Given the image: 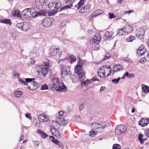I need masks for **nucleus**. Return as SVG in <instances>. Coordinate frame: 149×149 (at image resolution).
I'll return each instance as SVG.
<instances>
[{
	"label": "nucleus",
	"mask_w": 149,
	"mask_h": 149,
	"mask_svg": "<svg viewBox=\"0 0 149 149\" xmlns=\"http://www.w3.org/2000/svg\"><path fill=\"white\" fill-rule=\"evenodd\" d=\"M33 8H26L22 12V14L25 18L29 19L31 17H35L38 16L45 15L46 13L43 10H41V12H35L33 13L32 10Z\"/></svg>",
	"instance_id": "1"
},
{
	"label": "nucleus",
	"mask_w": 149,
	"mask_h": 149,
	"mask_svg": "<svg viewBox=\"0 0 149 149\" xmlns=\"http://www.w3.org/2000/svg\"><path fill=\"white\" fill-rule=\"evenodd\" d=\"M49 63L46 62L44 65L37 66L36 67V71L38 73V77L41 79L44 78L50 71L49 69Z\"/></svg>",
	"instance_id": "2"
},
{
	"label": "nucleus",
	"mask_w": 149,
	"mask_h": 149,
	"mask_svg": "<svg viewBox=\"0 0 149 149\" xmlns=\"http://www.w3.org/2000/svg\"><path fill=\"white\" fill-rule=\"evenodd\" d=\"M65 59H62L58 61V63L61 65V75L62 77L66 79L69 78L71 76V72L68 66H65Z\"/></svg>",
	"instance_id": "3"
},
{
	"label": "nucleus",
	"mask_w": 149,
	"mask_h": 149,
	"mask_svg": "<svg viewBox=\"0 0 149 149\" xmlns=\"http://www.w3.org/2000/svg\"><path fill=\"white\" fill-rule=\"evenodd\" d=\"M50 83L52 86L55 88L57 91H63L66 89V88L64 84L60 82L59 79L58 78H53L51 80Z\"/></svg>",
	"instance_id": "4"
},
{
	"label": "nucleus",
	"mask_w": 149,
	"mask_h": 149,
	"mask_svg": "<svg viewBox=\"0 0 149 149\" xmlns=\"http://www.w3.org/2000/svg\"><path fill=\"white\" fill-rule=\"evenodd\" d=\"M132 31V28L130 26L125 25L123 29L118 30L117 33L119 35H126L131 33Z\"/></svg>",
	"instance_id": "5"
},
{
	"label": "nucleus",
	"mask_w": 149,
	"mask_h": 149,
	"mask_svg": "<svg viewBox=\"0 0 149 149\" xmlns=\"http://www.w3.org/2000/svg\"><path fill=\"white\" fill-rule=\"evenodd\" d=\"M59 49L57 48H51L50 49L49 56L55 60L58 59L62 54L61 52H59Z\"/></svg>",
	"instance_id": "6"
},
{
	"label": "nucleus",
	"mask_w": 149,
	"mask_h": 149,
	"mask_svg": "<svg viewBox=\"0 0 149 149\" xmlns=\"http://www.w3.org/2000/svg\"><path fill=\"white\" fill-rule=\"evenodd\" d=\"M61 6V3L58 1L52 2L48 5V7L51 10H56L58 9Z\"/></svg>",
	"instance_id": "7"
},
{
	"label": "nucleus",
	"mask_w": 149,
	"mask_h": 149,
	"mask_svg": "<svg viewBox=\"0 0 149 149\" xmlns=\"http://www.w3.org/2000/svg\"><path fill=\"white\" fill-rule=\"evenodd\" d=\"M48 3L47 1L45 0H37L35 2V6L37 8L42 9L47 7Z\"/></svg>",
	"instance_id": "8"
},
{
	"label": "nucleus",
	"mask_w": 149,
	"mask_h": 149,
	"mask_svg": "<svg viewBox=\"0 0 149 149\" xmlns=\"http://www.w3.org/2000/svg\"><path fill=\"white\" fill-rule=\"evenodd\" d=\"M110 68V66L109 65L103 66L99 69L98 72V76L101 78H106L108 77V76L105 75L106 74L105 71L106 69Z\"/></svg>",
	"instance_id": "9"
},
{
	"label": "nucleus",
	"mask_w": 149,
	"mask_h": 149,
	"mask_svg": "<svg viewBox=\"0 0 149 149\" xmlns=\"http://www.w3.org/2000/svg\"><path fill=\"white\" fill-rule=\"evenodd\" d=\"M106 126V125H103L101 124H98L96 123H92L91 125V127L93 130H97V131L98 132H101L102 130Z\"/></svg>",
	"instance_id": "10"
},
{
	"label": "nucleus",
	"mask_w": 149,
	"mask_h": 149,
	"mask_svg": "<svg viewBox=\"0 0 149 149\" xmlns=\"http://www.w3.org/2000/svg\"><path fill=\"white\" fill-rule=\"evenodd\" d=\"M127 130V127L123 125H119L116 128L115 132L116 134L121 135Z\"/></svg>",
	"instance_id": "11"
},
{
	"label": "nucleus",
	"mask_w": 149,
	"mask_h": 149,
	"mask_svg": "<svg viewBox=\"0 0 149 149\" xmlns=\"http://www.w3.org/2000/svg\"><path fill=\"white\" fill-rule=\"evenodd\" d=\"M53 19L49 18H47L43 19L42 23V25L45 27H48L52 24Z\"/></svg>",
	"instance_id": "12"
},
{
	"label": "nucleus",
	"mask_w": 149,
	"mask_h": 149,
	"mask_svg": "<svg viewBox=\"0 0 149 149\" xmlns=\"http://www.w3.org/2000/svg\"><path fill=\"white\" fill-rule=\"evenodd\" d=\"M144 33V30L142 28H139L136 31V36L140 39L143 38Z\"/></svg>",
	"instance_id": "13"
},
{
	"label": "nucleus",
	"mask_w": 149,
	"mask_h": 149,
	"mask_svg": "<svg viewBox=\"0 0 149 149\" xmlns=\"http://www.w3.org/2000/svg\"><path fill=\"white\" fill-rule=\"evenodd\" d=\"M39 52V48L38 47H34L33 49L31 51L30 53V55L33 57L39 56L38 53Z\"/></svg>",
	"instance_id": "14"
},
{
	"label": "nucleus",
	"mask_w": 149,
	"mask_h": 149,
	"mask_svg": "<svg viewBox=\"0 0 149 149\" xmlns=\"http://www.w3.org/2000/svg\"><path fill=\"white\" fill-rule=\"evenodd\" d=\"M56 121L60 126H64L66 125L68 123V121L65 120L64 118H61L60 117H57L56 118Z\"/></svg>",
	"instance_id": "15"
},
{
	"label": "nucleus",
	"mask_w": 149,
	"mask_h": 149,
	"mask_svg": "<svg viewBox=\"0 0 149 149\" xmlns=\"http://www.w3.org/2000/svg\"><path fill=\"white\" fill-rule=\"evenodd\" d=\"M101 36L99 34L95 35V38L91 40L90 42H92L91 43L93 44L96 43L98 44L99 43L101 40Z\"/></svg>",
	"instance_id": "16"
},
{
	"label": "nucleus",
	"mask_w": 149,
	"mask_h": 149,
	"mask_svg": "<svg viewBox=\"0 0 149 149\" xmlns=\"http://www.w3.org/2000/svg\"><path fill=\"white\" fill-rule=\"evenodd\" d=\"M149 123L148 118H144L141 119L139 121V125L142 127L146 126Z\"/></svg>",
	"instance_id": "17"
},
{
	"label": "nucleus",
	"mask_w": 149,
	"mask_h": 149,
	"mask_svg": "<svg viewBox=\"0 0 149 149\" xmlns=\"http://www.w3.org/2000/svg\"><path fill=\"white\" fill-rule=\"evenodd\" d=\"M35 80V78H27L25 79V81H23L21 78H19V81L21 84H24L25 85H27L28 83H30L32 81Z\"/></svg>",
	"instance_id": "18"
},
{
	"label": "nucleus",
	"mask_w": 149,
	"mask_h": 149,
	"mask_svg": "<svg viewBox=\"0 0 149 149\" xmlns=\"http://www.w3.org/2000/svg\"><path fill=\"white\" fill-rule=\"evenodd\" d=\"M113 69L112 74L113 75L115 73L122 70L123 67L120 64H118L114 65Z\"/></svg>",
	"instance_id": "19"
},
{
	"label": "nucleus",
	"mask_w": 149,
	"mask_h": 149,
	"mask_svg": "<svg viewBox=\"0 0 149 149\" xmlns=\"http://www.w3.org/2000/svg\"><path fill=\"white\" fill-rule=\"evenodd\" d=\"M60 125L59 123L56 121H56L53 122L52 125L50 126V130H57L60 127Z\"/></svg>",
	"instance_id": "20"
},
{
	"label": "nucleus",
	"mask_w": 149,
	"mask_h": 149,
	"mask_svg": "<svg viewBox=\"0 0 149 149\" xmlns=\"http://www.w3.org/2000/svg\"><path fill=\"white\" fill-rule=\"evenodd\" d=\"M146 52V49L143 47V46L141 45L137 50V54L140 56L144 54Z\"/></svg>",
	"instance_id": "21"
},
{
	"label": "nucleus",
	"mask_w": 149,
	"mask_h": 149,
	"mask_svg": "<svg viewBox=\"0 0 149 149\" xmlns=\"http://www.w3.org/2000/svg\"><path fill=\"white\" fill-rule=\"evenodd\" d=\"M90 6L89 5H86L80 9L79 12L82 13H87L90 11Z\"/></svg>",
	"instance_id": "22"
},
{
	"label": "nucleus",
	"mask_w": 149,
	"mask_h": 149,
	"mask_svg": "<svg viewBox=\"0 0 149 149\" xmlns=\"http://www.w3.org/2000/svg\"><path fill=\"white\" fill-rule=\"evenodd\" d=\"M30 82L31 83V85L30 86H28V88L29 89H30L32 90H34L36 89L37 88L38 86V84L36 81H33Z\"/></svg>",
	"instance_id": "23"
},
{
	"label": "nucleus",
	"mask_w": 149,
	"mask_h": 149,
	"mask_svg": "<svg viewBox=\"0 0 149 149\" xmlns=\"http://www.w3.org/2000/svg\"><path fill=\"white\" fill-rule=\"evenodd\" d=\"M23 24L22 30L23 31H27L30 28L31 25L29 22H24L23 23Z\"/></svg>",
	"instance_id": "24"
},
{
	"label": "nucleus",
	"mask_w": 149,
	"mask_h": 149,
	"mask_svg": "<svg viewBox=\"0 0 149 149\" xmlns=\"http://www.w3.org/2000/svg\"><path fill=\"white\" fill-rule=\"evenodd\" d=\"M104 36L106 38H108L110 40L113 39L114 37V36L113 31H107L105 33Z\"/></svg>",
	"instance_id": "25"
},
{
	"label": "nucleus",
	"mask_w": 149,
	"mask_h": 149,
	"mask_svg": "<svg viewBox=\"0 0 149 149\" xmlns=\"http://www.w3.org/2000/svg\"><path fill=\"white\" fill-rule=\"evenodd\" d=\"M83 71L82 65L79 64L75 66L74 68V72L75 73L77 74L80 72H82Z\"/></svg>",
	"instance_id": "26"
},
{
	"label": "nucleus",
	"mask_w": 149,
	"mask_h": 149,
	"mask_svg": "<svg viewBox=\"0 0 149 149\" xmlns=\"http://www.w3.org/2000/svg\"><path fill=\"white\" fill-rule=\"evenodd\" d=\"M51 131L53 135L55 136L57 138H60L61 137V135L60 134L59 132L57 130H51Z\"/></svg>",
	"instance_id": "27"
},
{
	"label": "nucleus",
	"mask_w": 149,
	"mask_h": 149,
	"mask_svg": "<svg viewBox=\"0 0 149 149\" xmlns=\"http://www.w3.org/2000/svg\"><path fill=\"white\" fill-rule=\"evenodd\" d=\"M64 59L65 60L63 61H64L65 60L66 61L67 59V61H69L71 63H72L74 62L75 61L76 58V57L74 55H72L71 56H70L67 58H64Z\"/></svg>",
	"instance_id": "28"
},
{
	"label": "nucleus",
	"mask_w": 149,
	"mask_h": 149,
	"mask_svg": "<svg viewBox=\"0 0 149 149\" xmlns=\"http://www.w3.org/2000/svg\"><path fill=\"white\" fill-rule=\"evenodd\" d=\"M78 77L80 81H82L85 78V73L84 71L77 73Z\"/></svg>",
	"instance_id": "29"
},
{
	"label": "nucleus",
	"mask_w": 149,
	"mask_h": 149,
	"mask_svg": "<svg viewBox=\"0 0 149 149\" xmlns=\"http://www.w3.org/2000/svg\"><path fill=\"white\" fill-rule=\"evenodd\" d=\"M13 15L14 16L21 18V16L20 14V12L18 9L14 10L13 13Z\"/></svg>",
	"instance_id": "30"
},
{
	"label": "nucleus",
	"mask_w": 149,
	"mask_h": 149,
	"mask_svg": "<svg viewBox=\"0 0 149 149\" xmlns=\"http://www.w3.org/2000/svg\"><path fill=\"white\" fill-rule=\"evenodd\" d=\"M0 22L10 25L11 22L10 19H2L0 20Z\"/></svg>",
	"instance_id": "31"
},
{
	"label": "nucleus",
	"mask_w": 149,
	"mask_h": 149,
	"mask_svg": "<svg viewBox=\"0 0 149 149\" xmlns=\"http://www.w3.org/2000/svg\"><path fill=\"white\" fill-rule=\"evenodd\" d=\"M142 90L145 93L149 92V87L144 84L141 85Z\"/></svg>",
	"instance_id": "32"
},
{
	"label": "nucleus",
	"mask_w": 149,
	"mask_h": 149,
	"mask_svg": "<svg viewBox=\"0 0 149 149\" xmlns=\"http://www.w3.org/2000/svg\"><path fill=\"white\" fill-rule=\"evenodd\" d=\"M103 11L102 10H96L93 13V15H94L95 17H97L98 15L103 13Z\"/></svg>",
	"instance_id": "33"
},
{
	"label": "nucleus",
	"mask_w": 149,
	"mask_h": 149,
	"mask_svg": "<svg viewBox=\"0 0 149 149\" xmlns=\"http://www.w3.org/2000/svg\"><path fill=\"white\" fill-rule=\"evenodd\" d=\"M37 132L38 134H40V135L43 138H45L48 136L47 134L44 133L43 131L40 130H37Z\"/></svg>",
	"instance_id": "34"
},
{
	"label": "nucleus",
	"mask_w": 149,
	"mask_h": 149,
	"mask_svg": "<svg viewBox=\"0 0 149 149\" xmlns=\"http://www.w3.org/2000/svg\"><path fill=\"white\" fill-rule=\"evenodd\" d=\"M84 1V0H80V1L78 3L77 5H75L74 6L76 8H77L78 9H79L83 5Z\"/></svg>",
	"instance_id": "35"
},
{
	"label": "nucleus",
	"mask_w": 149,
	"mask_h": 149,
	"mask_svg": "<svg viewBox=\"0 0 149 149\" xmlns=\"http://www.w3.org/2000/svg\"><path fill=\"white\" fill-rule=\"evenodd\" d=\"M49 138L53 143L57 145H59L60 142L59 141L55 139L53 136H50Z\"/></svg>",
	"instance_id": "36"
},
{
	"label": "nucleus",
	"mask_w": 149,
	"mask_h": 149,
	"mask_svg": "<svg viewBox=\"0 0 149 149\" xmlns=\"http://www.w3.org/2000/svg\"><path fill=\"white\" fill-rule=\"evenodd\" d=\"M73 5L72 4H70V5L65 6L61 8L60 10V11H62L63 10H65V9L67 8H70L71 7L73 6Z\"/></svg>",
	"instance_id": "37"
},
{
	"label": "nucleus",
	"mask_w": 149,
	"mask_h": 149,
	"mask_svg": "<svg viewBox=\"0 0 149 149\" xmlns=\"http://www.w3.org/2000/svg\"><path fill=\"white\" fill-rule=\"evenodd\" d=\"M135 39L134 36H130L126 39V40L127 42H132Z\"/></svg>",
	"instance_id": "38"
},
{
	"label": "nucleus",
	"mask_w": 149,
	"mask_h": 149,
	"mask_svg": "<svg viewBox=\"0 0 149 149\" xmlns=\"http://www.w3.org/2000/svg\"><path fill=\"white\" fill-rule=\"evenodd\" d=\"M59 116L58 117L64 118L66 116V113L63 111H60L58 112Z\"/></svg>",
	"instance_id": "39"
},
{
	"label": "nucleus",
	"mask_w": 149,
	"mask_h": 149,
	"mask_svg": "<svg viewBox=\"0 0 149 149\" xmlns=\"http://www.w3.org/2000/svg\"><path fill=\"white\" fill-rule=\"evenodd\" d=\"M22 93L21 91H17L15 92L14 95L17 97H20L22 95Z\"/></svg>",
	"instance_id": "40"
},
{
	"label": "nucleus",
	"mask_w": 149,
	"mask_h": 149,
	"mask_svg": "<svg viewBox=\"0 0 149 149\" xmlns=\"http://www.w3.org/2000/svg\"><path fill=\"white\" fill-rule=\"evenodd\" d=\"M81 84H83L84 85L86 86L87 84H91V80H85L84 81H81Z\"/></svg>",
	"instance_id": "41"
},
{
	"label": "nucleus",
	"mask_w": 149,
	"mask_h": 149,
	"mask_svg": "<svg viewBox=\"0 0 149 149\" xmlns=\"http://www.w3.org/2000/svg\"><path fill=\"white\" fill-rule=\"evenodd\" d=\"M143 135V134H141L139 135V136L138 137L140 141V142L141 144L143 143V142L145 141V139L142 138Z\"/></svg>",
	"instance_id": "42"
},
{
	"label": "nucleus",
	"mask_w": 149,
	"mask_h": 149,
	"mask_svg": "<svg viewBox=\"0 0 149 149\" xmlns=\"http://www.w3.org/2000/svg\"><path fill=\"white\" fill-rule=\"evenodd\" d=\"M44 116H45V115H40L38 116V118L40 122H43Z\"/></svg>",
	"instance_id": "43"
},
{
	"label": "nucleus",
	"mask_w": 149,
	"mask_h": 149,
	"mask_svg": "<svg viewBox=\"0 0 149 149\" xmlns=\"http://www.w3.org/2000/svg\"><path fill=\"white\" fill-rule=\"evenodd\" d=\"M121 78L119 77L117 79H112L111 81L113 83L116 84L118 82V81Z\"/></svg>",
	"instance_id": "44"
},
{
	"label": "nucleus",
	"mask_w": 149,
	"mask_h": 149,
	"mask_svg": "<svg viewBox=\"0 0 149 149\" xmlns=\"http://www.w3.org/2000/svg\"><path fill=\"white\" fill-rule=\"evenodd\" d=\"M105 72H106V73L109 72V73H107V75H106V76H107L108 77L109 75H110L111 73V67H110V68H108V69H106V70H105Z\"/></svg>",
	"instance_id": "45"
},
{
	"label": "nucleus",
	"mask_w": 149,
	"mask_h": 149,
	"mask_svg": "<svg viewBox=\"0 0 149 149\" xmlns=\"http://www.w3.org/2000/svg\"><path fill=\"white\" fill-rule=\"evenodd\" d=\"M89 134L92 137H94L96 135V132L93 130L90 131Z\"/></svg>",
	"instance_id": "46"
},
{
	"label": "nucleus",
	"mask_w": 149,
	"mask_h": 149,
	"mask_svg": "<svg viewBox=\"0 0 149 149\" xmlns=\"http://www.w3.org/2000/svg\"><path fill=\"white\" fill-rule=\"evenodd\" d=\"M113 149H120V146L119 144H115L113 147Z\"/></svg>",
	"instance_id": "47"
},
{
	"label": "nucleus",
	"mask_w": 149,
	"mask_h": 149,
	"mask_svg": "<svg viewBox=\"0 0 149 149\" xmlns=\"http://www.w3.org/2000/svg\"><path fill=\"white\" fill-rule=\"evenodd\" d=\"M48 88V86L47 84H45L41 86V90H43L47 89Z\"/></svg>",
	"instance_id": "48"
},
{
	"label": "nucleus",
	"mask_w": 149,
	"mask_h": 149,
	"mask_svg": "<svg viewBox=\"0 0 149 149\" xmlns=\"http://www.w3.org/2000/svg\"><path fill=\"white\" fill-rule=\"evenodd\" d=\"M79 110L81 111L84 108L85 105L83 103H80L79 104Z\"/></svg>",
	"instance_id": "49"
},
{
	"label": "nucleus",
	"mask_w": 149,
	"mask_h": 149,
	"mask_svg": "<svg viewBox=\"0 0 149 149\" xmlns=\"http://www.w3.org/2000/svg\"><path fill=\"white\" fill-rule=\"evenodd\" d=\"M99 46L98 44H96L93 45V50H97L99 49Z\"/></svg>",
	"instance_id": "50"
},
{
	"label": "nucleus",
	"mask_w": 149,
	"mask_h": 149,
	"mask_svg": "<svg viewBox=\"0 0 149 149\" xmlns=\"http://www.w3.org/2000/svg\"><path fill=\"white\" fill-rule=\"evenodd\" d=\"M23 25V23H21L17 24L16 25V27L18 29H21V30H22Z\"/></svg>",
	"instance_id": "51"
},
{
	"label": "nucleus",
	"mask_w": 149,
	"mask_h": 149,
	"mask_svg": "<svg viewBox=\"0 0 149 149\" xmlns=\"http://www.w3.org/2000/svg\"><path fill=\"white\" fill-rule=\"evenodd\" d=\"M139 62L141 63H143L145 62L146 61V58L145 57L141 58L139 59Z\"/></svg>",
	"instance_id": "52"
},
{
	"label": "nucleus",
	"mask_w": 149,
	"mask_h": 149,
	"mask_svg": "<svg viewBox=\"0 0 149 149\" xmlns=\"http://www.w3.org/2000/svg\"><path fill=\"white\" fill-rule=\"evenodd\" d=\"M44 119L43 120V122H47L49 120V117L48 116H47L45 115V116H44Z\"/></svg>",
	"instance_id": "53"
},
{
	"label": "nucleus",
	"mask_w": 149,
	"mask_h": 149,
	"mask_svg": "<svg viewBox=\"0 0 149 149\" xmlns=\"http://www.w3.org/2000/svg\"><path fill=\"white\" fill-rule=\"evenodd\" d=\"M91 80L93 82H94L96 81H99V79H97L96 76H94L92 79H91Z\"/></svg>",
	"instance_id": "54"
},
{
	"label": "nucleus",
	"mask_w": 149,
	"mask_h": 149,
	"mask_svg": "<svg viewBox=\"0 0 149 149\" xmlns=\"http://www.w3.org/2000/svg\"><path fill=\"white\" fill-rule=\"evenodd\" d=\"M125 73L126 76H127V77L129 78L133 77L132 76V74H129V72H128Z\"/></svg>",
	"instance_id": "55"
},
{
	"label": "nucleus",
	"mask_w": 149,
	"mask_h": 149,
	"mask_svg": "<svg viewBox=\"0 0 149 149\" xmlns=\"http://www.w3.org/2000/svg\"><path fill=\"white\" fill-rule=\"evenodd\" d=\"M25 116L26 118H28L29 119L31 120V115L29 113H26Z\"/></svg>",
	"instance_id": "56"
},
{
	"label": "nucleus",
	"mask_w": 149,
	"mask_h": 149,
	"mask_svg": "<svg viewBox=\"0 0 149 149\" xmlns=\"http://www.w3.org/2000/svg\"><path fill=\"white\" fill-rule=\"evenodd\" d=\"M109 56H107L106 55H105V56H104V57L102 58V60L103 61H104L107 59H109Z\"/></svg>",
	"instance_id": "57"
},
{
	"label": "nucleus",
	"mask_w": 149,
	"mask_h": 149,
	"mask_svg": "<svg viewBox=\"0 0 149 149\" xmlns=\"http://www.w3.org/2000/svg\"><path fill=\"white\" fill-rule=\"evenodd\" d=\"M30 62L31 64H33L35 63V61L34 59L31 58L30 60Z\"/></svg>",
	"instance_id": "58"
},
{
	"label": "nucleus",
	"mask_w": 149,
	"mask_h": 149,
	"mask_svg": "<svg viewBox=\"0 0 149 149\" xmlns=\"http://www.w3.org/2000/svg\"><path fill=\"white\" fill-rule=\"evenodd\" d=\"M20 74L19 73H17L16 72H14V76L15 77H19V76Z\"/></svg>",
	"instance_id": "59"
},
{
	"label": "nucleus",
	"mask_w": 149,
	"mask_h": 149,
	"mask_svg": "<svg viewBox=\"0 0 149 149\" xmlns=\"http://www.w3.org/2000/svg\"><path fill=\"white\" fill-rule=\"evenodd\" d=\"M95 17L94 15H93V13L89 17V19L90 20H92L93 17Z\"/></svg>",
	"instance_id": "60"
},
{
	"label": "nucleus",
	"mask_w": 149,
	"mask_h": 149,
	"mask_svg": "<svg viewBox=\"0 0 149 149\" xmlns=\"http://www.w3.org/2000/svg\"><path fill=\"white\" fill-rule=\"evenodd\" d=\"M109 15L110 18H113L115 17L113 14H111V13H109Z\"/></svg>",
	"instance_id": "61"
},
{
	"label": "nucleus",
	"mask_w": 149,
	"mask_h": 149,
	"mask_svg": "<svg viewBox=\"0 0 149 149\" xmlns=\"http://www.w3.org/2000/svg\"><path fill=\"white\" fill-rule=\"evenodd\" d=\"M123 1V0H117V3L118 4H121Z\"/></svg>",
	"instance_id": "62"
},
{
	"label": "nucleus",
	"mask_w": 149,
	"mask_h": 149,
	"mask_svg": "<svg viewBox=\"0 0 149 149\" xmlns=\"http://www.w3.org/2000/svg\"><path fill=\"white\" fill-rule=\"evenodd\" d=\"M146 134L147 137H149V129L146 131Z\"/></svg>",
	"instance_id": "63"
},
{
	"label": "nucleus",
	"mask_w": 149,
	"mask_h": 149,
	"mask_svg": "<svg viewBox=\"0 0 149 149\" xmlns=\"http://www.w3.org/2000/svg\"><path fill=\"white\" fill-rule=\"evenodd\" d=\"M105 88V87L104 86H102L100 90V92H101L102 91H103L104 90V89Z\"/></svg>",
	"instance_id": "64"
}]
</instances>
